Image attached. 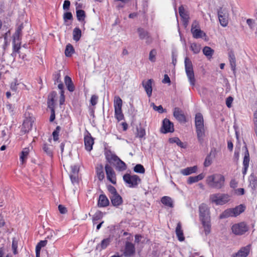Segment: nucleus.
<instances>
[{"mask_svg": "<svg viewBox=\"0 0 257 257\" xmlns=\"http://www.w3.org/2000/svg\"><path fill=\"white\" fill-rule=\"evenodd\" d=\"M245 209V205L240 204L233 208L226 209L220 215L219 218L223 219L229 217H236L244 212Z\"/></svg>", "mask_w": 257, "mask_h": 257, "instance_id": "20e7f679", "label": "nucleus"}, {"mask_svg": "<svg viewBox=\"0 0 257 257\" xmlns=\"http://www.w3.org/2000/svg\"><path fill=\"white\" fill-rule=\"evenodd\" d=\"M251 245H247L240 249V250L235 253V257H246L250 251Z\"/></svg>", "mask_w": 257, "mask_h": 257, "instance_id": "6ab92c4d", "label": "nucleus"}, {"mask_svg": "<svg viewBox=\"0 0 257 257\" xmlns=\"http://www.w3.org/2000/svg\"><path fill=\"white\" fill-rule=\"evenodd\" d=\"M4 110L10 115H13L14 114V107L10 103H6Z\"/></svg>", "mask_w": 257, "mask_h": 257, "instance_id": "e433bc0d", "label": "nucleus"}, {"mask_svg": "<svg viewBox=\"0 0 257 257\" xmlns=\"http://www.w3.org/2000/svg\"><path fill=\"white\" fill-rule=\"evenodd\" d=\"M179 13L183 20L184 25L186 27L189 23V17L188 13L185 11L184 7L181 6L179 8Z\"/></svg>", "mask_w": 257, "mask_h": 257, "instance_id": "f3484780", "label": "nucleus"}, {"mask_svg": "<svg viewBox=\"0 0 257 257\" xmlns=\"http://www.w3.org/2000/svg\"><path fill=\"white\" fill-rule=\"evenodd\" d=\"M60 77L61 75L60 72H57L54 75V79L55 83L61 82Z\"/></svg>", "mask_w": 257, "mask_h": 257, "instance_id": "bf43d9fd", "label": "nucleus"}, {"mask_svg": "<svg viewBox=\"0 0 257 257\" xmlns=\"http://www.w3.org/2000/svg\"><path fill=\"white\" fill-rule=\"evenodd\" d=\"M105 170L107 179L113 184H115L116 183V176L112 168L108 164H106L105 166Z\"/></svg>", "mask_w": 257, "mask_h": 257, "instance_id": "ddd939ff", "label": "nucleus"}, {"mask_svg": "<svg viewBox=\"0 0 257 257\" xmlns=\"http://www.w3.org/2000/svg\"><path fill=\"white\" fill-rule=\"evenodd\" d=\"M81 37V31L78 28H75L73 31V39L76 42L78 41Z\"/></svg>", "mask_w": 257, "mask_h": 257, "instance_id": "2f4dec72", "label": "nucleus"}, {"mask_svg": "<svg viewBox=\"0 0 257 257\" xmlns=\"http://www.w3.org/2000/svg\"><path fill=\"white\" fill-rule=\"evenodd\" d=\"M203 53L206 56L210 58L213 55L214 50L209 47L205 46L203 49Z\"/></svg>", "mask_w": 257, "mask_h": 257, "instance_id": "58836bf2", "label": "nucleus"}, {"mask_svg": "<svg viewBox=\"0 0 257 257\" xmlns=\"http://www.w3.org/2000/svg\"><path fill=\"white\" fill-rule=\"evenodd\" d=\"M161 202L168 207L172 208L174 206L173 201L171 198L168 196H164L161 199Z\"/></svg>", "mask_w": 257, "mask_h": 257, "instance_id": "c756f323", "label": "nucleus"}, {"mask_svg": "<svg viewBox=\"0 0 257 257\" xmlns=\"http://www.w3.org/2000/svg\"><path fill=\"white\" fill-rule=\"evenodd\" d=\"M73 18L72 15L71 13L70 12H66L64 13L63 15V19L65 21H66L67 20H72Z\"/></svg>", "mask_w": 257, "mask_h": 257, "instance_id": "603ef678", "label": "nucleus"}, {"mask_svg": "<svg viewBox=\"0 0 257 257\" xmlns=\"http://www.w3.org/2000/svg\"><path fill=\"white\" fill-rule=\"evenodd\" d=\"M204 177V176L203 174H200L196 176H191L188 178L187 183L188 184H191L201 180Z\"/></svg>", "mask_w": 257, "mask_h": 257, "instance_id": "c85d7f7f", "label": "nucleus"}, {"mask_svg": "<svg viewBox=\"0 0 257 257\" xmlns=\"http://www.w3.org/2000/svg\"><path fill=\"white\" fill-rule=\"evenodd\" d=\"M146 135L144 128L140 127L137 128V136L140 138H143Z\"/></svg>", "mask_w": 257, "mask_h": 257, "instance_id": "8fccbe9b", "label": "nucleus"}, {"mask_svg": "<svg viewBox=\"0 0 257 257\" xmlns=\"http://www.w3.org/2000/svg\"><path fill=\"white\" fill-rule=\"evenodd\" d=\"M76 17L79 21H84L85 18V13L83 10H76Z\"/></svg>", "mask_w": 257, "mask_h": 257, "instance_id": "ea45409f", "label": "nucleus"}, {"mask_svg": "<svg viewBox=\"0 0 257 257\" xmlns=\"http://www.w3.org/2000/svg\"><path fill=\"white\" fill-rule=\"evenodd\" d=\"M57 93L55 91L52 92L49 95L48 98V100H52L53 102H55V99L57 96Z\"/></svg>", "mask_w": 257, "mask_h": 257, "instance_id": "6e6d98bb", "label": "nucleus"}, {"mask_svg": "<svg viewBox=\"0 0 257 257\" xmlns=\"http://www.w3.org/2000/svg\"><path fill=\"white\" fill-rule=\"evenodd\" d=\"M191 49L195 54L198 53L200 51V47L197 45L196 43H192L191 45Z\"/></svg>", "mask_w": 257, "mask_h": 257, "instance_id": "de8ad7c7", "label": "nucleus"}, {"mask_svg": "<svg viewBox=\"0 0 257 257\" xmlns=\"http://www.w3.org/2000/svg\"><path fill=\"white\" fill-rule=\"evenodd\" d=\"M138 32L139 33V37L141 39H145L146 40V43L148 44L152 43V39L147 31L143 28H139L138 29Z\"/></svg>", "mask_w": 257, "mask_h": 257, "instance_id": "4468645a", "label": "nucleus"}, {"mask_svg": "<svg viewBox=\"0 0 257 257\" xmlns=\"http://www.w3.org/2000/svg\"><path fill=\"white\" fill-rule=\"evenodd\" d=\"M174 117L180 122H185L186 117L182 111L178 107H175L174 110Z\"/></svg>", "mask_w": 257, "mask_h": 257, "instance_id": "aec40b11", "label": "nucleus"}, {"mask_svg": "<svg viewBox=\"0 0 257 257\" xmlns=\"http://www.w3.org/2000/svg\"><path fill=\"white\" fill-rule=\"evenodd\" d=\"M228 59L231 70L234 73L235 72L236 59L234 53L230 51L228 52Z\"/></svg>", "mask_w": 257, "mask_h": 257, "instance_id": "5701e85b", "label": "nucleus"}, {"mask_svg": "<svg viewBox=\"0 0 257 257\" xmlns=\"http://www.w3.org/2000/svg\"><path fill=\"white\" fill-rule=\"evenodd\" d=\"M107 189L108 191L111 194V195H113L114 194H117L116 189L111 185H108L107 186Z\"/></svg>", "mask_w": 257, "mask_h": 257, "instance_id": "13d9d810", "label": "nucleus"}, {"mask_svg": "<svg viewBox=\"0 0 257 257\" xmlns=\"http://www.w3.org/2000/svg\"><path fill=\"white\" fill-rule=\"evenodd\" d=\"M110 198L112 205L114 206H118L122 203V199L118 193L111 195Z\"/></svg>", "mask_w": 257, "mask_h": 257, "instance_id": "4be33fe9", "label": "nucleus"}, {"mask_svg": "<svg viewBox=\"0 0 257 257\" xmlns=\"http://www.w3.org/2000/svg\"><path fill=\"white\" fill-rule=\"evenodd\" d=\"M134 171L137 173L144 174L145 172V169L144 166L141 164H137L134 168Z\"/></svg>", "mask_w": 257, "mask_h": 257, "instance_id": "79ce46f5", "label": "nucleus"}, {"mask_svg": "<svg viewBox=\"0 0 257 257\" xmlns=\"http://www.w3.org/2000/svg\"><path fill=\"white\" fill-rule=\"evenodd\" d=\"M60 104L62 105L65 101V95L64 92L63 90H61L60 92Z\"/></svg>", "mask_w": 257, "mask_h": 257, "instance_id": "69168bd1", "label": "nucleus"}, {"mask_svg": "<svg viewBox=\"0 0 257 257\" xmlns=\"http://www.w3.org/2000/svg\"><path fill=\"white\" fill-rule=\"evenodd\" d=\"M84 141L85 149L88 152L91 151L94 144V140L89 133H88L84 137Z\"/></svg>", "mask_w": 257, "mask_h": 257, "instance_id": "2eb2a0df", "label": "nucleus"}, {"mask_svg": "<svg viewBox=\"0 0 257 257\" xmlns=\"http://www.w3.org/2000/svg\"><path fill=\"white\" fill-rule=\"evenodd\" d=\"M191 32L193 37L196 39L203 38L206 36L205 33L199 29L198 23L196 21L192 23Z\"/></svg>", "mask_w": 257, "mask_h": 257, "instance_id": "9d476101", "label": "nucleus"}, {"mask_svg": "<svg viewBox=\"0 0 257 257\" xmlns=\"http://www.w3.org/2000/svg\"><path fill=\"white\" fill-rule=\"evenodd\" d=\"M153 80L152 79H149L147 81L144 80L142 82V85L144 88L148 96L150 97L152 93V83Z\"/></svg>", "mask_w": 257, "mask_h": 257, "instance_id": "a211bd4d", "label": "nucleus"}, {"mask_svg": "<svg viewBox=\"0 0 257 257\" xmlns=\"http://www.w3.org/2000/svg\"><path fill=\"white\" fill-rule=\"evenodd\" d=\"M199 218L204 228L206 235L211 232V222L209 208L207 205L201 204L199 207Z\"/></svg>", "mask_w": 257, "mask_h": 257, "instance_id": "f257e3e1", "label": "nucleus"}, {"mask_svg": "<svg viewBox=\"0 0 257 257\" xmlns=\"http://www.w3.org/2000/svg\"><path fill=\"white\" fill-rule=\"evenodd\" d=\"M109 202L107 197L104 194L99 196L98 205L100 207H106L109 205Z\"/></svg>", "mask_w": 257, "mask_h": 257, "instance_id": "b1692460", "label": "nucleus"}, {"mask_svg": "<svg viewBox=\"0 0 257 257\" xmlns=\"http://www.w3.org/2000/svg\"><path fill=\"white\" fill-rule=\"evenodd\" d=\"M230 196L227 194L215 193L211 194L209 199L211 202L217 205H222L229 202Z\"/></svg>", "mask_w": 257, "mask_h": 257, "instance_id": "39448f33", "label": "nucleus"}, {"mask_svg": "<svg viewBox=\"0 0 257 257\" xmlns=\"http://www.w3.org/2000/svg\"><path fill=\"white\" fill-rule=\"evenodd\" d=\"M170 143H176L178 146L182 148H186V145L182 142L177 137L172 138L169 139Z\"/></svg>", "mask_w": 257, "mask_h": 257, "instance_id": "72a5a7b5", "label": "nucleus"}, {"mask_svg": "<svg viewBox=\"0 0 257 257\" xmlns=\"http://www.w3.org/2000/svg\"><path fill=\"white\" fill-rule=\"evenodd\" d=\"M195 124L197 139L199 142L202 144L205 136V129L204 124L203 115L200 113L196 114L195 117Z\"/></svg>", "mask_w": 257, "mask_h": 257, "instance_id": "7ed1b4c3", "label": "nucleus"}, {"mask_svg": "<svg viewBox=\"0 0 257 257\" xmlns=\"http://www.w3.org/2000/svg\"><path fill=\"white\" fill-rule=\"evenodd\" d=\"M122 101L120 97L115 96L114 98V110L122 109Z\"/></svg>", "mask_w": 257, "mask_h": 257, "instance_id": "7c9ffc66", "label": "nucleus"}, {"mask_svg": "<svg viewBox=\"0 0 257 257\" xmlns=\"http://www.w3.org/2000/svg\"><path fill=\"white\" fill-rule=\"evenodd\" d=\"M123 179L127 184L128 187L130 188H135L141 183V179L137 175H131L129 174H126L123 175Z\"/></svg>", "mask_w": 257, "mask_h": 257, "instance_id": "0eeeda50", "label": "nucleus"}, {"mask_svg": "<svg viewBox=\"0 0 257 257\" xmlns=\"http://www.w3.org/2000/svg\"><path fill=\"white\" fill-rule=\"evenodd\" d=\"M71 174H78L79 170V167L77 165H74L71 166Z\"/></svg>", "mask_w": 257, "mask_h": 257, "instance_id": "052dcab7", "label": "nucleus"}, {"mask_svg": "<svg viewBox=\"0 0 257 257\" xmlns=\"http://www.w3.org/2000/svg\"><path fill=\"white\" fill-rule=\"evenodd\" d=\"M103 217V215L100 211L96 212L92 217V222L93 225L98 223V221L100 220Z\"/></svg>", "mask_w": 257, "mask_h": 257, "instance_id": "4c0bfd02", "label": "nucleus"}, {"mask_svg": "<svg viewBox=\"0 0 257 257\" xmlns=\"http://www.w3.org/2000/svg\"><path fill=\"white\" fill-rule=\"evenodd\" d=\"M151 106L153 107V108L155 110L158 111L160 113H162L164 111L162 105H159L157 106L155 105L154 103L151 104Z\"/></svg>", "mask_w": 257, "mask_h": 257, "instance_id": "4d7b16f0", "label": "nucleus"}, {"mask_svg": "<svg viewBox=\"0 0 257 257\" xmlns=\"http://www.w3.org/2000/svg\"><path fill=\"white\" fill-rule=\"evenodd\" d=\"M17 247L18 242L17 241L14 239L12 241V248L14 254H16L18 253Z\"/></svg>", "mask_w": 257, "mask_h": 257, "instance_id": "3c124183", "label": "nucleus"}, {"mask_svg": "<svg viewBox=\"0 0 257 257\" xmlns=\"http://www.w3.org/2000/svg\"><path fill=\"white\" fill-rule=\"evenodd\" d=\"M197 170V167L196 166H194L181 170V173L183 175L187 176L196 172Z\"/></svg>", "mask_w": 257, "mask_h": 257, "instance_id": "393cba45", "label": "nucleus"}, {"mask_svg": "<svg viewBox=\"0 0 257 257\" xmlns=\"http://www.w3.org/2000/svg\"><path fill=\"white\" fill-rule=\"evenodd\" d=\"M46 240L40 241L36 247V254L40 253V250L42 247L45 246L47 244Z\"/></svg>", "mask_w": 257, "mask_h": 257, "instance_id": "37998d69", "label": "nucleus"}, {"mask_svg": "<svg viewBox=\"0 0 257 257\" xmlns=\"http://www.w3.org/2000/svg\"><path fill=\"white\" fill-rule=\"evenodd\" d=\"M175 231H176V233L178 237V239L180 241H183L184 240L185 238L183 235V230L182 229L181 222H179L177 223V225Z\"/></svg>", "mask_w": 257, "mask_h": 257, "instance_id": "a878e982", "label": "nucleus"}, {"mask_svg": "<svg viewBox=\"0 0 257 257\" xmlns=\"http://www.w3.org/2000/svg\"><path fill=\"white\" fill-rule=\"evenodd\" d=\"M109 243H110V239L109 238L104 239L101 241V242L100 244H98L97 245L96 249H99L100 250L104 249L108 246V245L109 244Z\"/></svg>", "mask_w": 257, "mask_h": 257, "instance_id": "c9c22d12", "label": "nucleus"}, {"mask_svg": "<svg viewBox=\"0 0 257 257\" xmlns=\"http://www.w3.org/2000/svg\"><path fill=\"white\" fill-rule=\"evenodd\" d=\"M233 99L231 96H229L226 98V104L227 106L229 108L231 107V104L233 102Z\"/></svg>", "mask_w": 257, "mask_h": 257, "instance_id": "0e129e2a", "label": "nucleus"}, {"mask_svg": "<svg viewBox=\"0 0 257 257\" xmlns=\"http://www.w3.org/2000/svg\"><path fill=\"white\" fill-rule=\"evenodd\" d=\"M23 29V24L20 25L18 28H17L15 35H14V39H19L20 38V35H21V32L22 29Z\"/></svg>", "mask_w": 257, "mask_h": 257, "instance_id": "a18cd8bd", "label": "nucleus"}, {"mask_svg": "<svg viewBox=\"0 0 257 257\" xmlns=\"http://www.w3.org/2000/svg\"><path fill=\"white\" fill-rule=\"evenodd\" d=\"M29 153V150L28 148H24L21 152L20 155V161L22 162V164H23L26 161L27 159V157Z\"/></svg>", "mask_w": 257, "mask_h": 257, "instance_id": "473e14b6", "label": "nucleus"}, {"mask_svg": "<svg viewBox=\"0 0 257 257\" xmlns=\"http://www.w3.org/2000/svg\"><path fill=\"white\" fill-rule=\"evenodd\" d=\"M43 150L49 157H52L53 156V147L51 145L44 144Z\"/></svg>", "mask_w": 257, "mask_h": 257, "instance_id": "f704fd0d", "label": "nucleus"}, {"mask_svg": "<svg viewBox=\"0 0 257 257\" xmlns=\"http://www.w3.org/2000/svg\"><path fill=\"white\" fill-rule=\"evenodd\" d=\"M249 227L245 222L233 224L231 227V230L236 235H241L245 233L248 230Z\"/></svg>", "mask_w": 257, "mask_h": 257, "instance_id": "6e6552de", "label": "nucleus"}, {"mask_svg": "<svg viewBox=\"0 0 257 257\" xmlns=\"http://www.w3.org/2000/svg\"><path fill=\"white\" fill-rule=\"evenodd\" d=\"M60 130V127L59 126H57L56 127V130L53 132L52 135L53 137V140L55 141H56L59 139V133Z\"/></svg>", "mask_w": 257, "mask_h": 257, "instance_id": "09e8293b", "label": "nucleus"}, {"mask_svg": "<svg viewBox=\"0 0 257 257\" xmlns=\"http://www.w3.org/2000/svg\"><path fill=\"white\" fill-rule=\"evenodd\" d=\"M245 152L243 158V169L242 171V174L245 175L246 173L247 170L249 166V154L247 150L246 147H245Z\"/></svg>", "mask_w": 257, "mask_h": 257, "instance_id": "412c9836", "label": "nucleus"}, {"mask_svg": "<svg viewBox=\"0 0 257 257\" xmlns=\"http://www.w3.org/2000/svg\"><path fill=\"white\" fill-rule=\"evenodd\" d=\"M115 117L118 121H120L123 119L124 116L122 112V109L114 110Z\"/></svg>", "mask_w": 257, "mask_h": 257, "instance_id": "c03bdc74", "label": "nucleus"}, {"mask_svg": "<svg viewBox=\"0 0 257 257\" xmlns=\"http://www.w3.org/2000/svg\"><path fill=\"white\" fill-rule=\"evenodd\" d=\"M246 23L251 29H253L254 28L255 24L254 20L248 19L246 20Z\"/></svg>", "mask_w": 257, "mask_h": 257, "instance_id": "864d4df0", "label": "nucleus"}, {"mask_svg": "<svg viewBox=\"0 0 257 257\" xmlns=\"http://www.w3.org/2000/svg\"><path fill=\"white\" fill-rule=\"evenodd\" d=\"M70 6V1L67 0L64 2V4L63 5V9L64 11H67L69 9Z\"/></svg>", "mask_w": 257, "mask_h": 257, "instance_id": "e2e57ef3", "label": "nucleus"}, {"mask_svg": "<svg viewBox=\"0 0 257 257\" xmlns=\"http://www.w3.org/2000/svg\"><path fill=\"white\" fill-rule=\"evenodd\" d=\"M218 17L220 25L225 27L228 23L229 13L226 9L220 8L217 12Z\"/></svg>", "mask_w": 257, "mask_h": 257, "instance_id": "1a4fd4ad", "label": "nucleus"}, {"mask_svg": "<svg viewBox=\"0 0 257 257\" xmlns=\"http://www.w3.org/2000/svg\"><path fill=\"white\" fill-rule=\"evenodd\" d=\"M162 82L163 83H169V84H170V79L167 74L164 75V77L162 80Z\"/></svg>", "mask_w": 257, "mask_h": 257, "instance_id": "774afa93", "label": "nucleus"}, {"mask_svg": "<svg viewBox=\"0 0 257 257\" xmlns=\"http://www.w3.org/2000/svg\"><path fill=\"white\" fill-rule=\"evenodd\" d=\"M64 80L68 90L70 92H73L75 89V87L72 81L71 78L68 76H66L65 77Z\"/></svg>", "mask_w": 257, "mask_h": 257, "instance_id": "cd10ccee", "label": "nucleus"}, {"mask_svg": "<svg viewBox=\"0 0 257 257\" xmlns=\"http://www.w3.org/2000/svg\"><path fill=\"white\" fill-rule=\"evenodd\" d=\"M206 183L210 188L221 189L225 186V177L221 174H213L207 177Z\"/></svg>", "mask_w": 257, "mask_h": 257, "instance_id": "f03ea898", "label": "nucleus"}, {"mask_svg": "<svg viewBox=\"0 0 257 257\" xmlns=\"http://www.w3.org/2000/svg\"><path fill=\"white\" fill-rule=\"evenodd\" d=\"M74 52V49L73 46L69 44L66 46L65 54L67 57H70Z\"/></svg>", "mask_w": 257, "mask_h": 257, "instance_id": "a19ab883", "label": "nucleus"}, {"mask_svg": "<svg viewBox=\"0 0 257 257\" xmlns=\"http://www.w3.org/2000/svg\"><path fill=\"white\" fill-rule=\"evenodd\" d=\"M106 159L108 161H113L116 162V169L121 171L125 170L126 168L125 164L121 161L117 156L111 155L110 156H106Z\"/></svg>", "mask_w": 257, "mask_h": 257, "instance_id": "9b49d317", "label": "nucleus"}, {"mask_svg": "<svg viewBox=\"0 0 257 257\" xmlns=\"http://www.w3.org/2000/svg\"><path fill=\"white\" fill-rule=\"evenodd\" d=\"M185 72L190 85L194 86L195 84V79L191 61L188 57L185 59Z\"/></svg>", "mask_w": 257, "mask_h": 257, "instance_id": "423d86ee", "label": "nucleus"}, {"mask_svg": "<svg viewBox=\"0 0 257 257\" xmlns=\"http://www.w3.org/2000/svg\"><path fill=\"white\" fill-rule=\"evenodd\" d=\"M96 172L98 179L100 181H102L104 178L103 167L102 165L99 164L96 167Z\"/></svg>", "mask_w": 257, "mask_h": 257, "instance_id": "bb28decb", "label": "nucleus"}, {"mask_svg": "<svg viewBox=\"0 0 257 257\" xmlns=\"http://www.w3.org/2000/svg\"><path fill=\"white\" fill-rule=\"evenodd\" d=\"M98 101V96L95 95H93L91 96V99H90V103L92 105L94 106L95 105Z\"/></svg>", "mask_w": 257, "mask_h": 257, "instance_id": "5fc2aeb1", "label": "nucleus"}, {"mask_svg": "<svg viewBox=\"0 0 257 257\" xmlns=\"http://www.w3.org/2000/svg\"><path fill=\"white\" fill-rule=\"evenodd\" d=\"M174 131V125L169 119L165 118L163 121V124L161 128V133L167 134L168 133H172Z\"/></svg>", "mask_w": 257, "mask_h": 257, "instance_id": "f8f14e48", "label": "nucleus"}, {"mask_svg": "<svg viewBox=\"0 0 257 257\" xmlns=\"http://www.w3.org/2000/svg\"><path fill=\"white\" fill-rule=\"evenodd\" d=\"M72 182L74 184L78 183V175L75 174H70V175Z\"/></svg>", "mask_w": 257, "mask_h": 257, "instance_id": "680f3d73", "label": "nucleus"}, {"mask_svg": "<svg viewBox=\"0 0 257 257\" xmlns=\"http://www.w3.org/2000/svg\"><path fill=\"white\" fill-rule=\"evenodd\" d=\"M135 253V245L131 242H126L125 246L124 255L127 257L133 256Z\"/></svg>", "mask_w": 257, "mask_h": 257, "instance_id": "dca6fc26", "label": "nucleus"}, {"mask_svg": "<svg viewBox=\"0 0 257 257\" xmlns=\"http://www.w3.org/2000/svg\"><path fill=\"white\" fill-rule=\"evenodd\" d=\"M250 185H251L252 188H255L256 185V180L253 177H250L249 179Z\"/></svg>", "mask_w": 257, "mask_h": 257, "instance_id": "338daca9", "label": "nucleus"}, {"mask_svg": "<svg viewBox=\"0 0 257 257\" xmlns=\"http://www.w3.org/2000/svg\"><path fill=\"white\" fill-rule=\"evenodd\" d=\"M157 54V51L155 49L152 50L149 54V60L152 62H154L156 61V55Z\"/></svg>", "mask_w": 257, "mask_h": 257, "instance_id": "49530a36", "label": "nucleus"}]
</instances>
